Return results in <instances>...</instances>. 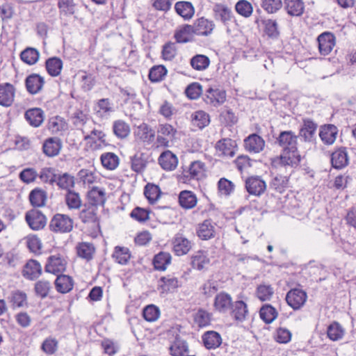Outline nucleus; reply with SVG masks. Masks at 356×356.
Instances as JSON below:
<instances>
[{"mask_svg": "<svg viewBox=\"0 0 356 356\" xmlns=\"http://www.w3.org/2000/svg\"><path fill=\"white\" fill-rule=\"evenodd\" d=\"M297 139L298 136L292 131H281L276 138V143L282 147V154L280 156L282 165L294 168L299 166L302 156L298 149Z\"/></svg>", "mask_w": 356, "mask_h": 356, "instance_id": "1", "label": "nucleus"}, {"mask_svg": "<svg viewBox=\"0 0 356 356\" xmlns=\"http://www.w3.org/2000/svg\"><path fill=\"white\" fill-rule=\"evenodd\" d=\"M49 229L56 233H68L72 230L73 220L67 215L55 214L49 225Z\"/></svg>", "mask_w": 356, "mask_h": 356, "instance_id": "2", "label": "nucleus"}, {"mask_svg": "<svg viewBox=\"0 0 356 356\" xmlns=\"http://www.w3.org/2000/svg\"><path fill=\"white\" fill-rule=\"evenodd\" d=\"M79 218L81 222L92 228H99V218L97 215V208L84 204L83 208L79 212Z\"/></svg>", "mask_w": 356, "mask_h": 356, "instance_id": "3", "label": "nucleus"}, {"mask_svg": "<svg viewBox=\"0 0 356 356\" xmlns=\"http://www.w3.org/2000/svg\"><path fill=\"white\" fill-rule=\"evenodd\" d=\"M67 261L60 254L51 255L47 258L44 270L47 273L58 275L66 270Z\"/></svg>", "mask_w": 356, "mask_h": 356, "instance_id": "4", "label": "nucleus"}, {"mask_svg": "<svg viewBox=\"0 0 356 356\" xmlns=\"http://www.w3.org/2000/svg\"><path fill=\"white\" fill-rule=\"evenodd\" d=\"M204 171V163L200 161H195L191 163L188 170H184L182 175L179 177V181L184 184H188L191 179L199 180Z\"/></svg>", "mask_w": 356, "mask_h": 356, "instance_id": "5", "label": "nucleus"}, {"mask_svg": "<svg viewBox=\"0 0 356 356\" xmlns=\"http://www.w3.org/2000/svg\"><path fill=\"white\" fill-rule=\"evenodd\" d=\"M307 298V293L302 289H292L286 296L287 304L294 310L300 309L305 303Z\"/></svg>", "mask_w": 356, "mask_h": 356, "instance_id": "6", "label": "nucleus"}, {"mask_svg": "<svg viewBox=\"0 0 356 356\" xmlns=\"http://www.w3.org/2000/svg\"><path fill=\"white\" fill-rule=\"evenodd\" d=\"M25 220L33 230H40L47 224L46 216L38 209H31L25 214Z\"/></svg>", "mask_w": 356, "mask_h": 356, "instance_id": "7", "label": "nucleus"}, {"mask_svg": "<svg viewBox=\"0 0 356 356\" xmlns=\"http://www.w3.org/2000/svg\"><path fill=\"white\" fill-rule=\"evenodd\" d=\"M44 79L38 74L32 73L25 79V87L30 95H36L40 92L44 85Z\"/></svg>", "mask_w": 356, "mask_h": 356, "instance_id": "8", "label": "nucleus"}, {"mask_svg": "<svg viewBox=\"0 0 356 356\" xmlns=\"http://www.w3.org/2000/svg\"><path fill=\"white\" fill-rule=\"evenodd\" d=\"M332 166L337 170L346 167L349 163L347 148L340 147L336 149L330 155Z\"/></svg>", "mask_w": 356, "mask_h": 356, "instance_id": "9", "label": "nucleus"}, {"mask_svg": "<svg viewBox=\"0 0 356 356\" xmlns=\"http://www.w3.org/2000/svg\"><path fill=\"white\" fill-rule=\"evenodd\" d=\"M16 89L10 83H0V105L10 107L14 102Z\"/></svg>", "mask_w": 356, "mask_h": 356, "instance_id": "10", "label": "nucleus"}, {"mask_svg": "<svg viewBox=\"0 0 356 356\" xmlns=\"http://www.w3.org/2000/svg\"><path fill=\"white\" fill-rule=\"evenodd\" d=\"M318 50L321 55L327 56L332 50L335 45V37L330 32H324L318 35Z\"/></svg>", "mask_w": 356, "mask_h": 356, "instance_id": "11", "label": "nucleus"}, {"mask_svg": "<svg viewBox=\"0 0 356 356\" xmlns=\"http://www.w3.org/2000/svg\"><path fill=\"white\" fill-rule=\"evenodd\" d=\"M245 188L250 195L259 196L266 188V182L259 177H250L245 180Z\"/></svg>", "mask_w": 356, "mask_h": 356, "instance_id": "12", "label": "nucleus"}, {"mask_svg": "<svg viewBox=\"0 0 356 356\" xmlns=\"http://www.w3.org/2000/svg\"><path fill=\"white\" fill-rule=\"evenodd\" d=\"M42 266L35 259H29L24 266L22 275L30 280H35L42 274Z\"/></svg>", "mask_w": 356, "mask_h": 356, "instance_id": "13", "label": "nucleus"}, {"mask_svg": "<svg viewBox=\"0 0 356 356\" xmlns=\"http://www.w3.org/2000/svg\"><path fill=\"white\" fill-rule=\"evenodd\" d=\"M215 225L211 219H206L198 225L196 230L197 236L202 240H209L214 238L216 230Z\"/></svg>", "mask_w": 356, "mask_h": 356, "instance_id": "14", "label": "nucleus"}, {"mask_svg": "<svg viewBox=\"0 0 356 356\" xmlns=\"http://www.w3.org/2000/svg\"><path fill=\"white\" fill-rule=\"evenodd\" d=\"M86 204L95 207L97 208L99 205L103 206L106 202V193L103 188L94 186L87 193Z\"/></svg>", "mask_w": 356, "mask_h": 356, "instance_id": "15", "label": "nucleus"}, {"mask_svg": "<svg viewBox=\"0 0 356 356\" xmlns=\"http://www.w3.org/2000/svg\"><path fill=\"white\" fill-rule=\"evenodd\" d=\"M24 118L33 127H39L44 120V113L40 108H29L24 113Z\"/></svg>", "mask_w": 356, "mask_h": 356, "instance_id": "16", "label": "nucleus"}, {"mask_svg": "<svg viewBox=\"0 0 356 356\" xmlns=\"http://www.w3.org/2000/svg\"><path fill=\"white\" fill-rule=\"evenodd\" d=\"M237 145L235 140L225 138L217 141L215 148L225 156L233 157L236 154Z\"/></svg>", "mask_w": 356, "mask_h": 356, "instance_id": "17", "label": "nucleus"}, {"mask_svg": "<svg viewBox=\"0 0 356 356\" xmlns=\"http://www.w3.org/2000/svg\"><path fill=\"white\" fill-rule=\"evenodd\" d=\"M62 147L61 140L58 137H50L47 138L42 145L43 153L49 156H57Z\"/></svg>", "mask_w": 356, "mask_h": 356, "instance_id": "18", "label": "nucleus"}, {"mask_svg": "<svg viewBox=\"0 0 356 356\" xmlns=\"http://www.w3.org/2000/svg\"><path fill=\"white\" fill-rule=\"evenodd\" d=\"M149 155L146 152H138L131 156V168L137 173H142L147 167Z\"/></svg>", "mask_w": 356, "mask_h": 356, "instance_id": "19", "label": "nucleus"}, {"mask_svg": "<svg viewBox=\"0 0 356 356\" xmlns=\"http://www.w3.org/2000/svg\"><path fill=\"white\" fill-rule=\"evenodd\" d=\"M134 135L140 141L150 144L154 140L155 131L147 124L143 122L137 127Z\"/></svg>", "mask_w": 356, "mask_h": 356, "instance_id": "20", "label": "nucleus"}, {"mask_svg": "<svg viewBox=\"0 0 356 356\" xmlns=\"http://www.w3.org/2000/svg\"><path fill=\"white\" fill-rule=\"evenodd\" d=\"M302 122L303 125L300 129L299 136L303 138L306 142H312L318 127L317 124L309 118L303 119Z\"/></svg>", "mask_w": 356, "mask_h": 356, "instance_id": "21", "label": "nucleus"}, {"mask_svg": "<svg viewBox=\"0 0 356 356\" xmlns=\"http://www.w3.org/2000/svg\"><path fill=\"white\" fill-rule=\"evenodd\" d=\"M264 145V140L257 134H250L244 140V146L249 152L259 153L263 150Z\"/></svg>", "mask_w": 356, "mask_h": 356, "instance_id": "22", "label": "nucleus"}, {"mask_svg": "<svg viewBox=\"0 0 356 356\" xmlns=\"http://www.w3.org/2000/svg\"><path fill=\"white\" fill-rule=\"evenodd\" d=\"M202 340L207 350L216 349L222 343L220 334L213 330L205 332L202 336Z\"/></svg>", "mask_w": 356, "mask_h": 356, "instance_id": "23", "label": "nucleus"}, {"mask_svg": "<svg viewBox=\"0 0 356 356\" xmlns=\"http://www.w3.org/2000/svg\"><path fill=\"white\" fill-rule=\"evenodd\" d=\"M337 134L338 128L334 124H328L321 127L319 136L325 144L332 145L334 143Z\"/></svg>", "mask_w": 356, "mask_h": 356, "instance_id": "24", "label": "nucleus"}, {"mask_svg": "<svg viewBox=\"0 0 356 356\" xmlns=\"http://www.w3.org/2000/svg\"><path fill=\"white\" fill-rule=\"evenodd\" d=\"M158 161L161 167L165 170H173L178 163L177 157L170 150L161 153Z\"/></svg>", "mask_w": 356, "mask_h": 356, "instance_id": "25", "label": "nucleus"}, {"mask_svg": "<svg viewBox=\"0 0 356 356\" xmlns=\"http://www.w3.org/2000/svg\"><path fill=\"white\" fill-rule=\"evenodd\" d=\"M232 304V299L231 296L222 291L216 296L213 306L219 312L225 313L231 308Z\"/></svg>", "mask_w": 356, "mask_h": 356, "instance_id": "26", "label": "nucleus"}, {"mask_svg": "<svg viewBox=\"0 0 356 356\" xmlns=\"http://www.w3.org/2000/svg\"><path fill=\"white\" fill-rule=\"evenodd\" d=\"M158 282L157 289L161 293L172 292L179 286L178 279L171 275L161 277Z\"/></svg>", "mask_w": 356, "mask_h": 356, "instance_id": "27", "label": "nucleus"}, {"mask_svg": "<svg viewBox=\"0 0 356 356\" xmlns=\"http://www.w3.org/2000/svg\"><path fill=\"white\" fill-rule=\"evenodd\" d=\"M226 99V93L224 90L218 88L213 89L209 88L206 90L204 101L207 104H213L214 106L222 104Z\"/></svg>", "mask_w": 356, "mask_h": 356, "instance_id": "28", "label": "nucleus"}, {"mask_svg": "<svg viewBox=\"0 0 356 356\" xmlns=\"http://www.w3.org/2000/svg\"><path fill=\"white\" fill-rule=\"evenodd\" d=\"M173 251L177 256L187 254L191 248V241L181 235H177L173 241Z\"/></svg>", "mask_w": 356, "mask_h": 356, "instance_id": "29", "label": "nucleus"}, {"mask_svg": "<svg viewBox=\"0 0 356 356\" xmlns=\"http://www.w3.org/2000/svg\"><path fill=\"white\" fill-rule=\"evenodd\" d=\"M54 284L58 292L60 293H66L72 289L74 282L72 277L61 274L57 275Z\"/></svg>", "mask_w": 356, "mask_h": 356, "instance_id": "30", "label": "nucleus"}, {"mask_svg": "<svg viewBox=\"0 0 356 356\" xmlns=\"http://www.w3.org/2000/svg\"><path fill=\"white\" fill-rule=\"evenodd\" d=\"M197 199L195 194L191 191H182L179 195V205L185 209L194 208L197 204Z\"/></svg>", "mask_w": 356, "mask_h": 356, "instance_id": "31", "label": "nucleus"}, {"mask_svg": "<svg viewBox=\"0 0 356 356\" xmlns=\"http://www.w3.org/2000/svg\"><path fill=\"white\" fill-rule=\"evenodd\" d=\"M231 315L237 321H243L248 314V307L243 300H237L231 305Z\"/></svg>", "mask_w": 356, "mask_h": 356, "instance_id": "32", "label": "nucleus"}, {"mask_svg": "<svg viewBox=\"0 0 356 356\" xmlns=\"http://www.w3.org/2000/svg\"><path fill=\"white\" fill-rule=\"evenodd\" d=\"M169 350L172 356H184L186 353H188V343L179 335H177L170 346Z\"/></svg>", "mask_w": 356, "mask_h": 356, "instance_id": "33", "label": "nucleus"}, {"mask_svg": "<svg viewBox=\"0 0 356 356\" xmlns=\"http://www.w3.org/2000/svg\"><path fill=\"white\" fill-rule=\"evenodd\" d=\"M95 252V247L92 243L81 242L79 243L76 246L77 255L89 261L93 259Z\"/></svg>", "mask_w": 356, "mask_h": 356, "instance_id": "34", "label": "nucleus"}, {"mask_svg": "<svg viewBox=\"0 0 356 356\" xmlns=\"http://www.w3.org/2000/svg\"><path fill=\"white\" fill-rule=\"evenodd\" d=\"M29 199L33 207H42L47 200V192L40 188H35L30 192Z\"/></svg>", "mask_w": 356, "mask_h": 356, "instance_id": "35", "label": "nucleus"}, {"mask_svg": "<svg viewBox=\"0 0 356 356\" xmlns=\"http://www.w3.org/2000/svg\"><path fill=\"white\" fill-rule=\"evenodd\" d=\"M8 300L13 309L19 308L27 305V296L24 291L16 290L10 293Z\"/></svg>", "mask_w": 356, "mask_h": 356, "instance_id": "36", "label": "nucleus"}, {"mask_svg": "<svg viewBox=\"0 0 356 356\" xmlns=\"http://www.w3.org/2000/svg\"><path fill=\"white\" fill-rule=\"evenodd\" d=\"M177 13L185 20H189L194 15V8L191 2L179 1L175 3Z\"/></svg>", "mask_w": 356, "mask_h": 356, "instance_id": "37", "label": "nucleus"}, {"mask_svg": "<svg viewBox=\"0 0 356 356\" xmlns=\"http://www.w3.org/2000/svg\"><path fill=\"white\" fill-rule=\"evenodd\" d=\"M47 73L51 76H57L60 74L63 68V61L60 58L51 57L45 62Z\"/></svg>", "mask_w": 356, "mask_h": 356, "instance_id": "38", "label": "nucleus"}, {"mask_svg": "<svg viewBox=\"0 0 356 356\" xmlns=\"http://www.w3.org/2000/svg\"><path fill=\"white\" fill-rule=\"evenodd\" d=\"M209 262L210 259L204 251L199 250L191 256V265L198 270H203L205 265L209 264Z\"/></svg>", "mask_w": 356, "mask_h": 356, "instance_id": "39", "label": "nucleus"}, {"mask_svg": "<svg viewBox=\"0 0 356 356\" xmlns=\"http://www.w3.org/2000/svg\"><path fill=\"white\" fill-rule=\"evenodd\" d=\"M161 189L158 185L147 183L144 188V195L151 204H154L160 197Z\"/></svg>", "mask_w": 356, "mask_h": 356, "instance_id": "40", "label": "nucleus"}, {"mask_svg": "<svg viewBox=\"0 0 356 356\" xmlns=\"http://www.w3.org/2000/svg\"><path fill=\"white\" fill-rule=\"evenodd\" d=\"M56 180L55 184L58 188L67 192L74 186V177L67 172L58 174Z\"/></svg>", "mask_w": 356, "mask_h": 356, "instance_id": "41", "label": "nucleus"}, {"mask_svg": "<svg viewBox=\"0 0 356 356\" xmlns=\"http://www.w3.org/2000/svg\"><path fill=\"white\" fill-rule=\"evenodd\" d=\"M276 309L270 304L264 305L259 310L260 318L266 323H271L277 316Z\"/></svg>", "mask_w": 356, "mask_h": 356, "instance_id": "42", "label": "nucleus"}, {"mask_svg": "<svg viewBox=\"0 0 356 356\" xmlns=\"http://www.w3.org/2000/svg\"><path fill=\"white\" fill-rule=\"evenodd\" d=\"M171 261V255L166 252H160L153 259V265L156 270H165Z\"/></svg>", "mask_w": 356, "mask_h": 356, "instance_id": "43", "label": "nucleus"}, {"mask_svg": "<svg viewBox=\"0 0 356 356\" xmlns=\"http://www.w3.org/2000/svg\"><path fill=\"white\" fill-rule=\"evenodd\" d=\"M113 131L117 138L124 139L130 134V127L124 120H118L113 122Z\"/></svg>", "mask_w": 356, "mask_h": 356, "instance_id": "44", "label": "nucleus"}, {"mask_svg": "<svg viewBox=\"0 0 356 356\" xmlns=\"http://www.w3.org/2000/svg\"><path fill=\"white\" fill-rule=\"evenodd\" d=\"M40 57L38 49L33 47H27L20 54L21 60L29 65H33L37 63Z\"/></svg>", "mask_w": 356, "mask_h": 356, "instance_id": "45", "label": "nucleus"}, {"mask_svg": "<svg viewBox=\"0 0 356 356\" xmlns=\"http://www.w3.org/2000/svg\"><path fill=\"white\" fill-rule=\"evenodd\" d=\"M67 124L63 118L56 115L50 118L47 122V129L52 133H58L67 129Z\"/></svg>", "mask_w": 356, "mask_h": 356, "instance_id": "46", "label": "nucleus"}, {"mask_svg": "<svg viewBox=\"0 0 356 356\" xmlns=\"http://www.w3.org/2000/svg\"><path fill=\"white\" fill-rule=\"evenodd\" d=\"M112 257L119 264L126 265L131 258V253L127 248L116 246L114 248Z\"/></svg>", "mask_w": 356, "mask_h": 356, "instance_id": "47", "label": "nucleus"}, {"mask_svg": "<svg viewBox=\"0 0 356 356\" xmlns=\"http://www.w3.org/2000/svg\"><path fill=\"white\" fill-rule=\"evenodd\" d=\"M57 171L54 168L45 167L41 169L38 177L43 183L53 186L56 181Z\"/></svg>", "mask_w": 356, "mask_h": 356, "instance_id": "48", "label": "nucleus"}, {"mask_svg": "<svg viewBox=\"0 0 356 356\" xmlns=\"http://www.w3.org/2000/svg\"><path fill=\"white\" fill-rule=\"evenodd\" d=\"M168 72L167 69L163 65H154L150 68L148 77L151 82L156 83L163 80Z\"/></svg>", "mask_w": 356, "mask_h": 356, "instance_id": "49", "label": "nucleus"}, {"mask_svg": "<svg viewBox=\"0 0 356 356\" xmlns=\"http://www.w3.org/2000/svg\"><path fill=\"white\" fill-rule=\"evenodd\" d=\"M65 201L70 209H79L82 205L79 193L74 191H68L65 195Z\"/></svg>", "mask_w": 356, "mask_h": 356, "instance_id": "50", "label": "nucleus"}, {"mask_svg": "<svg viewBox=\"0 0 356 356\" xmlns=\"http://www.w3.org/2000/svg\"><path fill=\"white\" fill-rule=\"evenodd\" d=\"M286 9L290 15L300 16L304 11L302 0H285Z\"/></svg>", "mask_w": 356, "mask_h": 356, "instance_id": "51", "label": "nucleus"}, {"mask_svg": "<svg viewBox=\"0 0 356 356\" xmlns=\"http://www.w3.org/2000/svg\"><path fill=\"white\" fill-rule=\"evenodd\" d=\"M193 33V26L186 24L180 29L176 31L174 38L178 43H186L191 40Z\"/></svg>", "mask_w": 356, "mask_h": 356, "instance_id": "52", "label": "nucleus"}, {"mask_svg": "<svg viewBox=\"0 0 356 356\" xmlns=\"http://www.w3.org/2000/svg\"><path fill=\"white\" fill-rule=\"evenodd\" d=\"M100 160L102 165L108 170H114L119 165V158L113 152L102 154Z\"/></svg>", "mask_w": 356, "mask_h": 356, "instance_id": "53", "label": "nucleus"}, {"mask_svg": "<svg viewBox=\"0 0 356 356\" xmlns=\"http://www.w3.org/2000/svg\"><path fill=\"white\" fill-rule=\"evenodd\" d=\"M270 188L282 193L289 187V178L281 175H276L270 184Z\"/></svg>", "mask_w": 356, "mask_h": 356, "instance_id": "54", "label": "nucleus"}, {"mask_svg": "<svg viewBox=\"0 0 356 356\" xmlns=\"http://www.w3.org/2000/svg\"><path fill=\"white\" fill-rule=\"evenodd\" d=\"M327 334L330 340L338 341L343 337L344 330L338 322L334 321L327 327Z\"/></svg>", "mask_w": 356, "mask_h": 356, "instance_id": "55", "label": "nucleus"}, {"mask_svg": "<svg viewBox=\"0 0 356 356\" xmlns=\"http://www.w3.org/2000/svg\"><path fill=\"white\" fill-rule=\"evenodd\" d=\"M193 320L199 327H204L210 325L211 314L203 309H199L194 314Z\"/></svg>", "mask_w": 356, "mask_h": 356, "instance_id": "56", "label": "nucleus"}, {"mask_svg": "<svg viewBox=\"0 0 356 356\" xmlns=\"http://www.w3.org/2000/svg\"><path fill=\"white\" fill-rule=\"evenodd\" d=\"M256 296L262 302L270 300L274 293L270 284H259L256 289Z\"/></svg>", "mask_w": 356, "mask_h": 356, "instance_id": "57", "label": "nucleus"}, {"mask_svg": "<svg viewBox=\"0 0 356 356\" xmlns=\"http://www.w3.org/2000/svg\"><path fill=\"white\" fill-rule=\"evenodd\" d=\"M51 289V286L50 282L43 280L36 282L34 285L35 296L41 299H44L47 297Z\"/></svg>", "mask_w": 356, "mask_h": 356, "instance_id": "58", "label": "nucleus"}, {"mask_svg": "<svg viewBox=\"0 0 356 356\" xmlns=\"http://www.w3.org/2000/svg\"><path fill=\"white\" fill-rule=\"evenodd\" d=\"M209 58L202 54H197L191 59V65L196 70H204L209 67Z\"/></svg>", "mask_w": 356, "mask_h": 356, "instance_id": "59", "label": "nucleus"}, {"mask_svg": "<svg viewBox=\"0 0 356 356\" xmlns=\"http://www.w3.org/2000/svg\"><path fill=\"white\" fill-rule=\"evenodd\" d=\"M215 19L218 21L226 22L232 18V11L222 5H216L213 9Z\"/></svg>", "mask_w": 356, "mask_h": 356, "instance_id": "60", "label": "nucleus"}, {"mask_svg": "<svg viewBox=\"0 0 356 356\" xmlns=\"http://www.w3.org/2000/svg\"><path fill=\"white\" fill-rule=\"evenodd\" d=\"M192 122L200 129L207 126L209 123V115L203 111H197L192 115Z\"/></svg>", "mask_w": 356, "mask_h": 356, "instance_id": "61", "label": "nucleus"}, {"mask_svg": "<svg viewBox=\"0 0 356 356\" xmlns=\"http://www.w3.org/2000/svg\"><path fill=\"white\" fill-rule=\"evenodd\" d=\"M184 92L188 99H196L202 93V87L200 83L193 82L186 88Z\"/></svg>", "mask_w": 356, "mask_h": 356, "instance_id": "62", "label": "nucleus"}, {"mask_svg": "<svg viewBox=\"0 0 356 356\" xmlns=\"http://www.w3.org/2000/svg\"><path fill=\"white\" fill-rule=\"evenodd\" d=\"M37 177H38V174L33 168H24L19 175V179L26 184H30L35 181Z\"/></svg>", "mask_w": 356, "mask_h": 356, "instance_id": "63", "label": "nucleus"}, {"mask_svg": "<svg viewBox=\"0 0 356 356\" xmlns=\"http://www.w3.org/2000/svg\"><path fill=\"white\" fill-rule=\"evenodd\" d=\"M159 308L154 305L146 306L143 312L144 318L149 322L155 321L159 318Z\"/></svg>", "mask_w": 356, "mask_h": 356, "instance_id": "64", "label": "nucleus"}]
</instances>
